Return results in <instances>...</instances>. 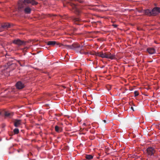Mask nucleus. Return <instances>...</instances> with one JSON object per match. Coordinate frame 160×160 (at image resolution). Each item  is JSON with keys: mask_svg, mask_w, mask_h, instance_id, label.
I'll list each match as a JSON object with an SVG mask.
<instances>
[{"mask_svg": "<svg viewBox=\"0 0 160 160\" xmlns=\"http://www.w3.org/2000/svg\"><path fill=\"white\" fill-rule=\"evenodd\" d=\"M18 62L21 66H24L25 65V61L24 60H18Z\"/></svg>", "mask_w": 160, "mask_h": 160, "instance_id": "2eb2a0df", "label": "nucleus"}, {"mask_svg": "<svg viewBox=\"0 0 160 160\" xmlns=\"http://www.w3.org/2000/svg\"><path fill=\"white\" fill-rule=\"evenodd\" d=\"M83 125H86V123H83Z\"/></svg>", "mask_w": 160, "mask_h": 160, "instance_id": "c85d7f7f", "label": "nucleus"}, {"mask_svg": "<svg viewBox=\"0 0 160 160\" xmlns=\"http://www.w3.org/2000/svg\"><path fill=\"white\" fill-rule=\"evenodd\" d=\"M105 58L113 59L115 58V55L114 54H112L109 52H105Z\"/></svg>", "mask_w": 160, "mask_h": 160, "instance_id": "423d86ee", "label": "nucleus"}, {"mask_svg": "<svg viewBox=\"0 0 160 160\" xmlns=\"http://www.w3.org/2000/svg\"><path fill=\"white\" fill-rule=\"evenodd\" d=\"M31 3L33 5H37L38 2L33 0H19L18 2V9L19 11L24 9V12L27 14L30 13L31 9L29 7H26L27 4Z\"/></svg>", "mask_w": 160, "mask_h": 160, "instance_id": "f257e3e1", "label": "nucleus"}, {"mask_svg": "<svg viewBox=\"0 0 160 160\" xmlns=\"http://www.w3.org/2000/svg\"><path fill=\"white\" fill-rule=\"evenodd\" d=\"M85 158L87 159L90 160L92 159L93 158V157L91 155L87 154L85 155Z\"/></svg>", "mask_w": 160, "mask_h": 160, "instance_id": "a211bd4d", "label": "nucleus"}, {"mask_svg": "<svg viewBox=\"0 0 160 160\" xmlns=\"http://www.w3.org/2000/svg\"><path fill=\"white\" fill-rule=\"evenodd\" d=\"M72 8L74 10L73 11L76 14H78L80 13V11L77 8V6L76 5L74 4L73 5Z\"/></svg>", "mask_w": 160, "mask_h": 160, "instance_id": "9b49d317", "label": "nucleus"}, {"mask_svg": "<svg viewBox=\"0 0 160 160\" xmlns=\"http://www.w3.org/2000/svg\"><path fill=\"white\" fill-rule=\"evenodd\" d=\"M134 96L137 97L139 93L138 91H136L134 92Z\"/></svg>", "mask_w": 160, "mask_h": 160, "instance_id": "412c9836", "label": "nucleus"}, {"mask_svg": "<svg viewBox=\"0 0 160 160\" xmlns=\"http://www.w3.org/2000/svg\"><path fill=\"white\" fill-rule=\"evenodd\" d=\"M152 16H156L160 13V8L156 7L153 8L151 10Z\"/></svg>", "mask_w": 160, "mask_h": 160, "instance_id": "39448f33", "label": "nucleus"}, {"mask_svg": "<svg viewBox=\"0 0 160 160\" xmlns=\"http://www.w3.org/2000/svg\"><path fill=\"white\" fill-rule=\"evenodd\" d=\"M147 51L151 54H153L155 53V50L153 48H149L147 49Z\"/></svg>", "mask_w": 160, "mask_h": 160, "instance_id": "f8f14e48", "label": "nucleus"}, {"mask_svg": "<svg viewBox=\"0 0 160 160\" xmlns=\"http://www.w3.org/2000/svg\"><path fill=\"white\" fill-rule=\"evenodd\" d=\"M13 115L12 112H10L8 111H5L4 113L5 116L6 117L11 118Z\"/></svg>", "mask_w": 160, "mask_h": 160, "instance_id": "9d476101", "label": "nucleus"}, {"mask_svg": "<svg viewBox=\"0 0 160 160\" xmlns=\"http://www.w3.org/2000/svg\"><path fill=\"white\" fill-rule=\"evenodd\" d=\"M144 13L145 15L149 16H152L151 11L149 9H147L144 10Z\"/></svg>", "mask_w": 160, "mask_h": 160, "instance_id": "4468645a", "label": "nucleus"}, {"mask_svg": "<svg viewBox=\"0 0 160 160\" xmlns=\"http://www.w3.org/2000/svg\"><path fill=\"white\" fill-rule=\"evenodd\" d=\"M131 109H132L133 111H134V109H133V107H131Z\"/></svg>", "mask_w": 160, "mask_h": 160, "instance_id": "bb28decb", "label": "nucleus"}, {"mask_svg": "<svg viewBox=\"0 0 160 160\" xmlns=\"http://www.w3.org/2000/svg\"><path fill=\"white\" fill-rule=\"evenodd\" d=\"M56 44L57 45H59L60 47H61L63 45V44H62L60 43H56V42L55 41H50L47 42V45H48L53 46Z\"/></svg>", "mask_w": 160, "mask_h": 160, "instance_id": "6e6552de", "label": "nucleus"}, {"mask_svg": "<svg viewBox=\"0 0 160 160\" xmlns=\"http://www.w3.org/2000/svg\"><path fill=\"white\" fill-rule=\"evenodd\" d=\"M62 46H64L65 48L67 49H73L77 52H79L81 54H87L88 53V52H86L84 51L83 46L82 45H81L78 43H74L71 45H63Z\"/></svg>", "mask_w": 160, "mask_h": 160, "instance_id": "f03ea898", "label": "nucleus"}, {"mask_svg": "<svg viewBox=\"0 0 160 160\" xmlns=\"http://www.w3.org/2000/svg\"><path fill=\"white\" fill-rule=\"evenodd\" d=\"M103 121L105 122V123H106V121L105 120H103Z\"/></svg>", "mask_w": 160, "mask_h": 160, "instance_id": "cd10ccee", "label": "nucleus"}, {"mask_svg": "<svg viewBox=\"0 0 160 160\" xmlns=\"http://www.w3.org/2000/svg\"><path fill=\"white\" fill-rule=\"evenodd\" d=\"M156 151L155 148L151 147H148L147 149V153L148 157H151L153 156Z\"/></svg>", "mask_w": 160, "mask_h": 160, "instance_id": "7ed1b4c3", "label": "nucleus"}, {"mask_svg": "<svg viewBox=\"0 0 160 160\" xmlns=\"http://www.w3.org/2000/svg\"><path fill=\"white\" fill-rule=\"evenodd\" d=\"M18 152H19V150H18Z\"/></svg>", "mask_w": 160, "mask_h": 160, "instance_id": "7c9ffc66", "label": "nucleus"}, {"mask_svg": "<svg viewBox=\"0 0 160 160\" xmlns=\"http://www.w3.org/2000/svg\"><path fill=\"white\" fill-rule=\"evenodd\" d=\"M49 15L50 17H54V16H56V15L50 14H49Z\"/></svg>", "mask_w": 160, "mask_h": 160, "instance_id": "b1692460", "label": "nucleus"}, {"mask_svg": "<svg viewBox=\"0 0 160 160\" xmlns=\"http://www.w3.org/2000/svg\"><path fill=\"white\" fill-rule=\"evenodd\" d=\"M13 132H14V134H17L19 132V129L18 128H16L14 129Z\"/></svg>", "mask_w": 160, "mask_h": 160, "instance_id": "6ab92c4d", "label": "nucleus"}, {"mask_svg": "<svg viewBox=\"0 0 160 160\" xmlns=\"http://www.w3.org/2000/svg\"><path fill=\"white\" fill-rule=\"evenodd\" d=\"M1 112H0V115H1Z\"/></svg>", "mask_w": 160, "mask_h": 160, "instance_id": "c756f323", "label": "nucleus"}, {"mask_svg": "<svg viewBox=\"0 0 160 160\" xmlns=\"http://www.w3.org/2000/svg\"><path fill=\"white\" fill-rule=\"evenodd\" d=\"M105 52L103 53V52H101L100 56V57H101L102 58H105Z\"/></svg>", "mask_w": 160, "mask_h": 160, "instance_id": "aec40b11", "label": "nucleus"}, {"mask_svg": "<svg viewBox=\"0 0 160 160\" xmlns=\"http://www.w3.org/2000/svg\"><path fill=\"white\" fill-rule=\"evenodd\" d=\"M113 26L114 27H115V28H116V27H117L118 25H116V24H114V25H113Z\"/></svg>", "mask_w": 160, "mask_h": 160, "instance_id": "a878e982", "label": "nucleus"}, {"mask_svg": "<svg viewBox=\"0 0 160 160\" xmlns=\"http://www.w3.org/2000/svg\"><path fill=\"white\" fill-rule=\"evenodd\" d=\"M12 42L13 44L18 46L25 45L26 43V42L21 40L19 39H15L13 40Z\"/></svg>", "mask_w": 160, "mask_h": 160, "instance_id": "20e7f679", "label": "nucleus"}, {"mask_svg": "<svg viewBox=\"0 0 160 160\" xmlns=\"http://www.w3.org/2000/svg\"><path fill=\"white\" fill-rule=\"evenodd\" d=\"M73 21L77 25H80L81 24L80 21L79 20V19L78 18H75L74 19Z\"/></svg>", "mask_w": 160, "mask_h": 160, "instance_id": "f3484780", "label": "nucleus"}, {"mask_svg": "<svg viewBox=\"0 0 160 160\" xmlns=\"http://www.w3.org/2000/svg\"><path fill=\"white\" fill-rule=\"evenodd\" d=\"M90 54L93 55H96V52H91L90 53Z\"/></svg>", "mask_w": 160, "mask_h": 160, "instance_id": "4be33fe9", "label": "nucleus"}, {"mask_svg": "<svg viewBox=\"0 0 160 160\" xmlns=\"http://www.w3.org/2000/svg\"><path fill=\"white\" fill-rule=\"evenodd\" d=\"M3 29L4 28H2V27L0 28V32L3 31Z\"/></svg>", "mask_w": 160, "mask_h": 160, "instance_id": "393cba45", "label": "nucleus"}, {"mask_svg": "<svg viewBox=\"0 0 160 160\" xmlns=\"http://www.w3.org/2000/svg\"><path fill=\"white\" fill-rule=\"evenodd\" d=\"M100 54H101V52H96V56H98L99 57H100Z\"/></svg>", "mask_w": 160, "mask_h": 160, "instance_id": "5701e85b", "label": "nucleus"}, {"mask_svg": "<svg viewBox=\"0 0 160 160\" xmlns=\"http://www.w3.org/2000/svg\"><path fill=\"white\" fill-rule=\"evenodd\" d=\"M21 120L15 119L14 121V126L15 127H18L21 125Z\"/></svg>", "mask_w": 160, "mask_h": 160, "instance_id": "1a4fd4ad", "label": "nucleus"}, {"mask_svg": "<svg viewBox=\"0 0 160 160\" xmlns=\"http://www.w3.org/2000/svg\"><path fill=\"white\" fill-rule=\"evenodd\" d=\"M16 86L18 89H21L25 87L24 84L21 81H19L17 82L16 84Z\"/></svg>", "mask_w": 160, "mask_h": 160, "instance_id": "0eeeda50", "label": "nucleus"}, {"mask_svg": "<svg viewBox=\"0 0 160 160\" xmlns=\"http://www.w3.org/2000/svg\"><path fill=\"white\" fill-rule=\"evenodd\" d=\"M55 129L56 132L58 133L61 132L62 131V128L58 126H55Z\"/></svg>", "mask_w": 160, "mask_h": 160, "instance_id": "ddd939ff", "label": "nucleus"}, {"mask_svg": "<svg viewBox=\"0 0 160 160\" xmlns=\"http://www.w3.org/2000/svg\"><path fill=\"white\" fill-rule=\"evenodd\" d=\"M10 25L9 23H5L2 25V27L3 28H7L10 27Z\"/></svg>", "mask_w": 160, "mask_h": 160, "instance_id": "dca6fc26", "label": "nucleus"}]
</instances>
